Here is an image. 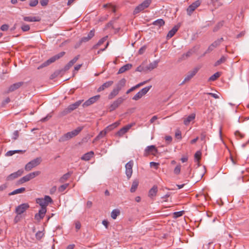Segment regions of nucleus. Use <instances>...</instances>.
I'll return each mask as SVG.
<instances>
[{
	"instance_id": "f257e3e1",
	"label": "nucleus",
	"mask_w": 249,
	"mask_h": 249,
	"mask_svg": "<svg viewBox=\"0 0 249 249\" xmlns=\"http://www.w3.org/2000/svg\"><path fill=\"white\" fill-rule=\"evenodd\" d=\"M82 130V127H78L76 129L66 133L59 139V142H63L77 136Z\"/></svg>"
},
{
	"instance_id": "f03ea898",
	"label": "nucleus",
	"mask_w": 249,
	"mask_h": 249,
	"mask_svg": "<svg viewBox=\"0 0 249 249\" xmlns=\"http://www.w3.org/2000/svg\"><path fill=\"white\" fill-rule=\"evenodd\" d=\"M65 53L64 52H60V53L52 56L50 58H49L48 60H47L46 61L42 63L38 68V69H40L41 68H43L45 67H46L50 64H51L52 63H53L55 62L56 60H58V59L62 57L64 54Z\"/></svg>"
},
{
	"instance_id": "7ed1b4c3",
	"label": "nucleus",
	"mask_w": 249,
	"mask_h": 249,
	"mask_svg": "<svg viewBox=\"0 0 249 249\" xmlns=\"http://www.w3.org/2000/svg\"><path fill=\"white\" fill-rule=\"evenodd\" d=\"M42 161L40 157L36 158L35 159L30 161L27 163L25 166V169L27 171H29L32 170V168L37 166L41 163Z\"/></svg>"
},
{
	"instance_id": "20e7f679",
	"label": "nucleus",
	"mask_w": 249,
	"mask_h": 249,
	"mask_svg": "<svg viewBox=\"0 0 249 249\" xmlns=\"http://www.w3.org/2000/svg\"><path fill=\"white\" fill-rule=\"evenodd\" d=\"M199 69L200 68L199 67H196L189 71L185 77L184 80L181 83V85H183L186 82H189L196 74Z\"/></svg>"
},
{
	"instance_id": "39448f33",
	"label": "nucleus",
	"mask_w": 249,
	"mask_h": 249,
	"mask_svg": "<svg viewBox=\"0 0 249 249\" xmlns=\"http://www.w3.org/2000/svg\"><path fill=\"white\" fill-rule=\"evenodd\" d=\"M151 1L152 0H145L139 4L135 8L133 11L134 14H137L144 9L147 8L151 3Z\"/></svg>"
},
{
	"instance_id": "423d86ee",
	"label": "nucleus",
	"mask_w": 249,
	"mask_h": 249,
	"mask_svg": "<svg viewBox=\"0 0 249 249\" xmlns=\"http://www.w3.org/2000/svg\"><path fill=\"white\" fill-rule=\"evenodd\" d=\"M152 88V86H149L142 89L139 91L133 98L132 99L137 101L141 99L143 96L145 95Z\"/></svg>"
},
{
	"instance_id": "0eeeda50",
	"label": "nucleus",
	"mask_w": 249,
	"mask_h": 249,
	"mask_svg": "<svg viewBox=\"0 0 249 249\" xmlns=\"http://www.w3.org/2000/svg\"><path fill=\"white\" fill-rule=\"evenodd\" d=\"M125 98L122 97H119L114 101L109 107V111H112L116 109L125 100Z\"/></svg>"
},
{
	"instance_id": "6e6552de",
	"label": "nucleus",
	"mask_w": 249,
	"mask_h": 249,
	"mask_svg": "<svg viewBox=\"0 0 249 249\" xmlns=\"http://www.w3.org/2000/svg\"><path fill=\"white\" fill-rule=\"evenodd\" d=\"M29 207L30 206L28 203H23L16 207L15 212L18 214L20 215L24 213Z\"/></svg>"
},
{
	"instance_id": "1a4fd4ad",
	"label": "nucleus",
	"mask_w": 249,
	"mask_h": 249,
	"mask_svg": "<svg viewBox=\"0 0 249 249\" xmlns=\"http://www.w3.org/2000/svg\"><path fill=\"white\" fill-rule=\"evenodd\" d=\"M133 165V160H130L125 164V174L129 179L132 174V166Z\"/></svg>"
},
{
	"instance_id": "9d476101",
	"label": "nucleus",
	"mask_w": 249,
	"mask_h": 249,
	"mask_svg": "<svg viewBox=\"0 0 249 249\" xmlns=\"http://www.w3.org/2000/svg\"><path fill=\"white\" fill-rule=\"evenodd\" d=\"M200 4L199 0H196L191 4L187 9V12L188 15L191 16L192 13L197 8Z\"/></svg>"
},
{
	"instance_id": "9b49d317",
	"label": "nucleus",
	"mask_w": 249,
	"mask_h": 249,
	"mask_svg": "<svg viewBox=\"0 0 249 249\" xmlns=\"http://www.w3.org/2000/svg\"><path fill=\"white\" fill-rule=\"evenodd\" d=\"M158 152V150L154 145H150L147 146L144 150V156H147L150 153L155 155Z\"/></svg>"
},
{
	"instance_id": "f8f14e48",
	"label": "nucleus",
	"mask_w": 249,
	"mask_h": 249,
	"mask_svg": "<svg viewBox=\"0 0 249 249\" xmlns=\"http://www.w3.org/2000/svg\"><path fill=\"white\" fill-rule=\"evenodd\" d=\"M100 97V96L98 95L90 98L83 104V107H87L94 104L99 99Z\"/></svg>"
},
{
	"instance_id": "ddd939ff",
	"label": "nucleus",
	"mask_w": 249,
	"mask_h": 249,
	"mask_svg": "<svg viewBox=\"0 0 249 249\" xmlns=\"http://www.w3.org/2000/svg\"><path fill=\"white\" fill-rule=\"evenodd\" d=\"M224 40L223 37L218 39L213 42L208 48L207 53H210L212 51L214 48H216L220 45L221 43Z\"/></svg>"
},
{
	"instance_id": "4468645a",
	"label": "nucleus",
	"mask_w": 249,
	"mask_h": 249,
	"mask_svg": "<svg viewBox=\"0 0 249 249\" xmlns=\"http://www.w3.org/2000/svg\"><path fill=\"white\" fill-rule=\"evenodd\" d=\"M40 174V172L38 171L32 172V173H29L28 175L24 176L23 177V178L24 179L23 180H24L25 181V182L28 181L30 180H31V179L34 178L38 176Z\"/></svg>"
},
{
	"instance_id": "2eb2a0df",
	"label": "nucleus",
	"mask_w": 249,
	"mask_h": 249,
	"mask_svg": "<svg viewBox=\"0 0 249 249\" xmlns=\"http://www.w3.org/2000/svg\"><path fill=\"white\" fill-rule=\"evenodd\" d=\"M23 173V171L22 170H19L17 172H14L12 174H11L10 175H9L7 178V180H13L18 177L22 175V174Z\"/></svg>"
},
{
	"instance_id": "dca6fc26",
	"label": "nucleus",
	"mask_w": 249,
	"mask_h": 249,
	"mask_svg": "<svg viewBox=\"0 0 249 249\" xmlns=\"http://www.w3.org/2000/svg\"><path fill=\"white\" fill-rule=\"evenodd\" d=\"M46 213V208H41V209L39 210L38 213L35 214V219L38 221H40L41 219H42L43 218Z\"/></svg>"
},
{
	"instance_id": "f3484780",
	"label": "nucleus",
	"mask_w": 249,
	"mask_h": 249,
	"mask_svg": "<svg viewBox=\"0 0 249 249\" xmlns=\"http://www.w3.org/2000/svg\"><path fill=\"white\" fill-rule=\"evenodd\" d=\"M94 30H91L89 33L88 34V36H87L83 37L80 40V44H82V43H85L89 41V40H90L94 36Z\"/></svg>"
},
{
	"instance_id": "a211bd4d",
	"label": "nucleus",
	"mask_w": 249,
	"mask_h": 249,
	"mask_svg": "<svg viewBox=\"0 0 249 249\" xmlns=\"http://www.w3.org/2000/svg\"><path fill=\"white\" fill-rule=\"evenodd\" d=\"M131 127V124H128L124 126V127L120 129L119 131H118L117 132L116 135L119 137H122L125 133H126L129 130V129H130Z\"/></svg>"
},
{
	"instance_id": "6ab92c4d",
	"label": "nucleus",
	"mask_w": 249,
	"mask_h": 249,
	"mask_svg": "<svg viewBox=\"0 0 249 249\" xmlns=\"http://www.w3.org/2000/svg\"><path fill=\"white\" fill-rule=\"evenodd\" d=\"M23 84V82H19L16 83H15L12 85H11L8 89V92H11L15 91V90L18 89L21 86H22Z\"/></svg>"
},
{
	"instance_id": "aec40b11",
	"label": "nucleus",
	"mask_w": 249,
	"mask_h": 249,
	"mask_svg": "<svg viewBox=\"0 0 249 249\" xmlns=\"http://www.w3.org/2000/svg\"><path fill=\"white\" fill-rule=\"evenodd\" d=\"M126 80L125 78L121 79L115 85V88L120 91L121 89L124 87L126 84Z\"/></svg>"
},
{
	"instance_id": "412c9836",
	"label": "nucleus",
	"mask_w": 249,
	"mask_h": 249,
	"mask_svg": "<svg viewBox=\"0 0 249 249\" xmlns=\"http://www.w3.org/2000/svg\"><path fill=\"white\" fill-rule=\"evenodd\" d=\"M132 67V64H126L120 68L117 72V74H121L124 73V72L131 69Z\"/></svg>"
},
{
	"instance_id": "4be33fe9",
	"label": "nucleus",
	"mask_w": 249,
	"mask_h": 249,
	"mask_svg": "<svg viewBox=\"0 0 249 249\" xmlns=\"http://www.w3.org/2000/svg\"><path fill=\"white\" fill-rule=\"evenodd\" d=\"M113 84V81H108L104 83L102 86H101L97 89L98 92H100L102 90H104L105 89L109 88Z\"/></svg>"
},
{
	"instance_id": "5701e85b",
	"label": "nucleus",
	"mask_w": 249,
	"mask_h": 249,
	"mask_svg": "<svg viewBox=\"0 0 249 249\" xmlns=\"http://www.w3.org/2000/svg\"><path fill=\"white\" fill-rule=\"evenodd\" d=\"M159 62V60H156L154 61L153 62L150 63L146 67L147 71H151L154 69L158 67V63Z\"/></svg>"
},
{
	"instance_id": "b1692460",
	"label": "nucleus",
	"mask_w": 249,
	"mask_h": 249,
	"mask_svg": "<svg viewBox=\"0 0 249 249\" xmlns=\"http://www.w3.org/2000/svg\"><path fill=\"white\" fill-rule=\"evenodd\" d=\"M158 187L156 185H154L151 189L149 191L148 196L152 198L154 196H155L158 192Z\"/></svg>"
},
{
	"instance_id": "393cba45",
	"label": "nucleus",
	"mask_w": 249,
	"mask_h": 249,
	"mask_svg": "<svg viewBox=\"0 0 249 249\" xmlns=\"http://www.w3.org/2000/svg\"><path fill=\"white\" fill-rule=\"evenodd\" d=\"M82 101H78L74 103V104L69 105L68 107V110H70V112L76 109L81 104Z\"/></svg>"
},
{
	"instance_id": "a878e982",
	"label": "nucleus",
	"mask_w": 249,
	"mask_h": 249,
	"mask_svg": "<svg viewBox=\"0 0 249 249\" xmlns=\"http://www.w3.org/2000/svg\"><path fill=\"white\" fill-rule=\"evenodd\" d=\"M179 26H178V25H176L175 26L172 30H171L168 33L167 35V38H171L172 37H173L174 35L176 34V33L178 31V28H179Z\"/></svg>"
},
{
	"instance_id": "bb28decb",
	"label": "nucleus",
	"mask_w": 249,
	"mask_h": 249,
	"mask_svg": "<svg viewBox=\"0 0 249 249\" xmlns=\"http://www.w3.org/2000/svg\"><path fill=\"white\" fill-rule=\"evenodd\" d=\"M94 155V152L93 151H90L85 154L82 157L81 160L85 161L89 160Z\"/></svg>"
},
{
	"instance_id": "cd10ccee",
	"label": "nucleus",
	"mask_w": 249,
	"mask_h": 249,
	"mask_svg": "<svg viewBox=\"0 0 249 249\" xmlns=\"http://www.w3.org/2000/svg\"><path fill=\"white\" fill-rule=\"evenodd\" d=\"M23 19L24 21L28 22L39 21L40 18L36 17H25Z\"/></svg>"
},
{
	"instance_id": "c85d7f7f",
	"label": "nucleus",
	"mask_w": 249,
	"mask_h": 249,
	"mask_svg": "<svg viewBox=\"0 0 249 249\" xmlns=\"http://www.w3.org/2000/svg\"><path fill=\"white\" fill-rule=\"evenodd\" d=\"M72 173L69 172L67 173L64 174L63 176H62L59 179V182L61 183H64L67 180H68L70 176H71Z\"/></svg>"
},
{
	"instance_id": "c756f323",
	"label": "nucleus",
	"mask_w": 249,
	"mask_h": 249,
	"mask_svg": "<svg viewBox=\"0 0 249 249\" xmlns=\"http://www.w3.org/2000/svg\"><path fill=\"white\" fill-rule=\"evenodd\" d=\"M152 24L155 26H158L159 27H160L165 24V22L163 19L160 18L154 21L152 23Z\"/></svg>"
},
{
	"instance_id": "7c9ffc66",
	"label": "nucleus",
	"mask_w": 249,
	"mask_h": 249,
	"mask_svg": "<svg viewBox=\"0 0 249 249\" xmlns=\"http://www.w3.org/2000/svg\"><path fill=\"white\" fill-rule=\"evenodd\" d=\"M195 118V114H192L184 120V124L185 125H188L189 123Z\"/></svg>"
},
{
	"instance_id": "2f4dec72",
	"label": "nucleus",
	"mask_w": 249,
	"mask_h": 249,
	"mask_svg": "<svg viewBox=\"0 0 249 249\" xmlns=\"http://www.w3.org/2000/svg\"><path fill=\"white\" fill-rule=\"evenodd\" d=\"M107 36H106L100 39L98 43L93 46V49H97L100 46L103 44L107 40Z\"/></svg>"
},
{
	"instance_id": "473e14b6",
	"label": "nucleus",
	"mask_w": 249,
	"mask_h": 249,
	"mask_svg": "<svg viewBox=\"0 0 249 249\" xmlns=\"http://www.w3.org/2000/svg\"><path fill=\"white\" fill-rule=\"evenodd\" d=\"M25 191V188L24 187H21L20 188L17 189L15 190L13 192L10 193L9 194V196L15 195L18 194H20L23 193Z\"/></svg>"
},
{
	"instance_id": "72a5a7b5",
	"label": "nucleus",
	"mask_w": 249,
	"mask_h": 249,
	"mask_svg": "<svg viewBox=\"0 0 249 249\" xmlns=\"http://www.w3.org/2000/svg\"><path fill=\"white\" fill-rule=\"evenodd\" d=\"M119 92V91L114 88L108 95V98L109 100L113 99L115 96L118 94Z\"/></svg>"
},
{
	"instance_id": "f704fd0d",
	"label": "nucleus",
	"mask_w": 249,
	"mask_h": 249,
	"mask_svg": "<svg viewBox=\"0 0 249 249\" xmlns=\"http://www.w3.org/2000/svg\"><path fill=\"white\" fill-rule=\"evenodd\" d=\"M227 59V56L222 55L221 57L215 63L214 66H217L221 64L224 63L226 61Z\"/></svg>"
},
{
	"instance_id": "c9c22d12",
	"label": "nucleus",
	"mask_w": 249,
	"mask_h": 249,
	"mask_svg": "<svg viewBox=\"0 0 249 249\" xmlns=\"http://www.w3.org/2000/svg\"><path fill=\"white\" fill-rule=\"evenodd\" d=\"M120 214V211L119 209H114L111 213V217L112 219H115Z\"/></svg>"
},
{
	"instance_id": "e433bc0d",
	"label": "nucleus",
	"mask_w": 249,
	"mask_h": 249,
	"mask_svg": "<svg viewBox=\"0 0 249 249\" xmlns=\"http://www.w3.org/2000/svg\"><path fill=\"white\" fill-rule=\"evenodd\" d=\"M36 203L38 204L41 206V208H46L47 206L45 204V202L43 198H37L36 199Z\"/></svg>"
},
{
	"instance_id": "4c0bfd02",
	"label": "nucleus",
	"mask_w": 249,
	"mask_h": 249,
	"mask_svg": "<svg viewBox=\"0 0 249 249\" xmlns=\"http://www.w3.org/2000/svg\"><path fill=\"white\" fill-rule=\"evenodd\" d=\"M138 185H139V182L138 180H134L133 183H132V186L131 187V188H130V192L131 193H134L136 191L138 186Z\"/></svg>"
},
{
	"instance_id": "58836bf2",
	"label": "nucleus",
	"mask_w": 249,
	"mask_h": 249,
	"mask_svg": "<svg viewBox=\"0 0 249 249\" xmlns=\"http://www.w3.org/2000/svg\"><path fill=\"white\" fill-rule=\"evenodd\" d=\"M192 54L191 51H189L186 53H184L182 55L181 57L179 58L180 60H185L188 57H190Z\"/></svg>"
},
{
	"instance_id": "ea45409f",
	"label": "nucleus",
	"mask_w": 249,
	"mask_h": 249,
	"mask_svg": "<svg viewBox=\"0 0 249 249\" xmlns=\"http://www.w3.org/2000/svg\"><path fill=\"white\" fill-rule=\"evenodd\" d=\"M220 76V73L219 72H217L215 73L214 74L212 75L209 78V81H214Z\"/></svg>"
},
{
	"instance_id": "a19ab883",
	"label": "nucleus",
	"mask_w": 249,
	"mask_h": 249,
	"mask_svg": "<svg viewBox=\"0 0 249 249\" xmlns=\"http://www.w3.org/2000/svg\"><path fill=\"white\" fill-rule=\"evenodd\" d=\"M107 130H108V129H107L106 128L105 130L101 131L96 136V139H100L105 137L107 134Z\"/></svg>"
},
{
	"instance_id": "79ce46f5",
	"label": "nucleus",
	"mask_w": 249,
	"mask_h": 249,
	"mask_svg": "<svg viewBox=\"0 0 249 249\" xmlns=\"http://www.w3.org/2000/svg\"><path fill=\"white\" fill-rule=\"evenodd\" d=\"M203 249H214L213 243L209 242L203 245Z\"/></svg>"
},
{
	"instance_id": "37998d69",
	"label": "nucleus",
	"mask_w": 249,
	"mask_h": 249,
	"mask_svg": "<svg viewBox=\"0 0 249 249\" xmlns=\"http://www.w3.org/2000/svg\"><path fill=\"white\" fill-rule=\"evenodd\" d=\"M136 71H140V72H142V71L147 72V71L146 67V66L144 67L143 65V64H142V65L138 67L136 70Z\"/></svg>"
},
{
	"instance_id": "c03bdc74",
	"label": "nucleus",
	"mask_w": 249,
	"mask_h": 249,
	"mask_svg": "<svg viewBox=\"0 0 249 249\" xmlns=\"http://www.w3.org/2000/svg\"><path fill=\"white\" fill-rule=\"evenodd\" d=\"M69 185V183H66L61 185L58 189V191L59 192H63L67 189Z\"/></svg>"
},
{
	"instance_id": "a18cd8bd",
	"label": "nucleus",
	"mask_w": 249,
	"mask_h": 249,
	"mask_svg": "<svg viewBox=\"0 0 249 249\" xmlns=\"http://www.w3.org/2000/svg\"><path fill=\"white\" fill-rule=\"evenodd\" d=\"M46 206H47L49 203H52L53 200L51 197L49 196H45L44 198H43Z\"/></svg>"
},
{
	"instance_id": "49530a36",
	"label": "nucleus",
	"mask_w": 249,
	"mask_h": 249,
	"mask_svg": "<svg viewBox=\"0 0 249 249\" xmlns=\"http://www.w3.org/2000/svg\"><path fill=\"white\" fill-rule=\"evenodd\" d=\"M195 159L197 161H199V160L201 159V152L200 151H197L196 152V153L195 154Z\"/></svg>"
},
{
	"instance_id": "de8ad7c7",
	"label": "nucleus",
	"mask_w": 249,
	"mask_h": 249,
	"mask_svg": "<svg viewBox=\"0 0 249 249\" xmlns=\"http://www.w3.org/2000/svg\"><path fill=\"white\" fill-rule=\"evenodd\" d=\"M120 124L119 122H115V123L109 125L107 127V129H108V130H111L113 128L116 127Z\"/></svg>"
},
{
	"instance_id": "09e8293b",
	"label": "nucleus",
	"mask_w": 249,
	"mask_h": 249,
	"mask_svg": "<svg viewBox=\"0 0 249 249\" xmlns=\"http://www.w3.org/2000/svg\"><path fill=\"white\" fill-rule=\"evenodd\" d=\"M181 165L180 164L178 165L174 169V172L176 175H178L180 172Z\"/></svg>"
},
{
	"instance_id": "8fccbe9b",
	"label": "nucleus",
	"mask_w": 249,
	"mask_h": 249,
	"mask_svg": "<svg viewBox=\"0 0 249 249\" xmlns=\"http://www.w3.org/2000/svg\"><path fill=\"white\" fill-rule=\"evenodd\" d=\"M175 137L178 140L181 139V132L179 130H176L175 132Z\"/></svg>"
},
{
	"instance_id": "3c124183",
	"label": "nucleus",
	"mask_w": 249,
	"mask_h": 249,
	"mask_svg": "<svg viewBox=\"0 0 249 249\" xmlns=\"http://www.w3.org/2000/svg\"><path fill=\"white\" fill-rule=\"evenodd\" d=\"M183 214V211H179V212H175L173 213L174 217L175 218H178L181 216H182Z\"/></svg>"
},
{
	"instance_id": "603ef678",
	"label": "nucleus",
	"mask_w": 249,
	"mask_h": 249,
	"mask_svg": "<svg viewBox=\"0 0 249 249\" xmlns=\"http://www.w3.org/2000/svg\"><path fill=\"white\" fill-rule=\"evenodd\" d=\"M38 3V0H31L30 1L29 5L31 7H35Z\"/></svg>"
},
{
	"instance_id": "864d4df0",
	"label": "nucleus",
	"mask_w": 249,
	"mask_h": 249,
	"mask_svg": "<svg viewBox=\"0 0 249 249\" xmlns=\"http://www.w3.org/2000/svg\"><path fill=\"white\" fill-rule=\"evenodd\" d=\"M20 150H13V151H9L6 153V155L8 156H11L14 155V154L18 152H21Z\"/></svg>"
},
{
	"instance_id": "5fc2aeb1",
	"label": "nucleus",
	"mask_w": 249,
	"mask_h": 249,
	"mask_svg": "<svg viewBox=\"0 0 249 249\" xmlns=\"http://www.w3.org/2000/svg\"><path fill=\"white\" fill-rule=\"evenodd\" d=\"M43 233H42V231H37L36 234V238L38 240H40L41 239V238L43 237Z\"/></svg>"
},
{
	"instance_id": "6e6d98bb",
	"label": "nucleus",
	"mask_w": 249,
	"mask_h": 249,
	"mask_svg": "<svg viewBox=\"0 0 249 249\" xmlns=\"http://www.w3.org/2000/svg\"><path fill=\"white\" fill-rule=\"evenodd\" d=\"M21 29L23 32H26L30 30V26L29 25L24 24L21 26Z\"/></svg>"
},
{
	"instance_id": "4d7b16f0",
	"label": "nucleus",
	"mask_w": 249,
	"mask_h": 249,
	"mask_svg": "<svg viewBox=\"0 0 249 249\" xmlns=\"http://www.w3.org/2000/svg\"><path fill=\"white\" fill-rule=\"evenodd\" d=\"M234 134L236 137H239L241 139L244 137V135L240 133L239 131H235Z\"/></svg>"
},
{
	"instance_id": "13d9d810",
	"label": "nucleus",
	"mask_w": 249,
	"mask_h": 249,
	"mask_svg": "<svg viewBox=\"0 0 249 249\" xmlns=\"http://www.w3.org/2000/svg\"><path fill=\"white\" fill-rule=\"evenodd\" d=\"M150 165L151 167H154L156 169H158V166L159 165V163L155 162H151L150 163Z\"/></svg>"
},
{
	"instance_id": "bf43d9fd",
	"label": "nucleus",
	"mask_w": 249,
	"mask_h": 249,
	"mask_svg": "<svg viewBox=\"0 0 249 249\" xmlns=\"http://www.w3.org/2000/svg\"><path fill=\"white\" fill-rule=\"evenodd\" d=\"M9 28V26L7 24H3L1 26L0 29L2 31H6Z\"/></svg>"
},
{
	"instance_id": "052dcab7",
	"label": "nucleus",
	"mask_w": 249,
	"mask_h": 249,
	"mask_svg": "<svg viewBox=\"0 0 249 249\" xmlns=\"http://www.w3.org/2000/svg\"><path fill=\"white\" fill-rule=\"evenodd\" d=\"M18 130L15 131L13 134V139L15 140L18 137Z\"/></svg>"
},
{
	"instance_id": "680f3d73",
	"label": "nucleus",
	"mask_w": 249,
	"mask_h": 249,
	"mask_svg": "<svg viewBox=\"0 0 249 249\" xmlns=\"http://www.w3.org/2000/svg\"><path fill=\"white\" fill-rule=\"evenodd\" d=\"M49 2V0H40V3L42 6H46Z\"/></svg>"
},
{
	"instance_id": "e2e57ef3",
	"label": "nucleus",
	"mask_w": 249,
	"mask_h": 249,
	"mask_svg": "<svg viewBox=\"0 0 249 249\" xmlns=\"http://www.w3.org/2000/svg\"><path fill=\"white\" fill-rule=\"evenodd\" d=\"M70 113L71 112L70 110H68V108L67 107L66 109H65L63 111L61 112V115L62 116H65Z\"/></svg>"
},
{
	"instance_id": "0e129e2a",
	"label": "nucleus",
	"mask_w": 249,
	"mask_h": 249,
	"mask_svg": "<svg viewBox=\"0 0 249 249\" xmlns=\"http://www.w3.org/2000/svg\"><path fill=\"white\" fill-rule=\"evenodd\" d=\"M165 140L168 143H169L172 142V138L170 136H167L165 137Z\"/></svg>"
},
{
	"instance_id": "69168bd1",
	"label": "nucleus",
	"mask_w": 249,
	"mask_h": 249,
	"mask_svg": "<svg viewBox=\"0 0 249 249\" xmlns=\"http://www.w3.org/2000/svg\"><path fill=\"white\" fill-rule=\"evenodd\" d=\"M148 81L149 80H146V81H143L142 82L136 85V86H135L136 89H137V88L140 87L141 86L145 84L147 82H148Z\"/></svg>"
},
{
	"instance_id": "338daca9",
	"label": "nucleus",
	"mask_w": 249,
	"mask_h": 249,
	"mask_svg": "<svg viewBox=\"0 0 249 249\" xmlns=\"http://www.w3.org/2000/svg\"><path fill=\"white\" fill-rule=\"evenodd\" d=\"M146 50V47L143 46L142 48H141L139 50V53L140 54H142L143 53L145 52Z\"/></svg>"
},
{
	"instance_id": "774afa93",
	"label": "nucleus",
	"mask_w": 249,
	"mask_h": 249,
	"mask_svg": "<svg viewBox=\"0 0 249 249\" xmlns=\"http://www.w3.org/2000/svg\"><path fill=\"white\" fill-rule=\"evenodd\" d=\"M79 57H80L79 55L76 56L72 60H71V62H72L73 63V64H74L78 60V59L79 58Z\"/></svg>"
}]
</instances>
